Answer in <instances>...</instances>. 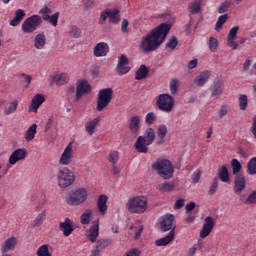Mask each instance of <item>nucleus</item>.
I'll return each instance as SVG.
<instances>
[{
  "label": "nucleus",
  "mask_w": 256,
  "mask_h": 256,
  "mask_svg": "<svg viewBox=\"0 0 256 256\" xmlns=\"http://www.w3.org/2000/svg\"><path fill=\"white\" fill-rule=\"evenodd\" d=\"M15 17H17L19 20L23 21V19H25V11L23 9L16 10Z\"/></svg>",
  "instance_id": "nucleus-64"
},
{
  "label": "nucleus",
  "mask_w": 256,
  "mask_h": 256,
  "mask_svg": "<svg viewBox=\"0 0 256 256\" xmlns=\"http://www.w3.org/2000/svg\"><path fill=\"white\" fill-rule=\"evenodd\" d=\"M239 31V26H235L233 27L228 34V38H227V46L231 47V49H239V44H237V42H235V39L237 38V33Z\"/></svg>",
  "instance_id": "nucleus-22"
},
{
  "label": "nucleus",
  "mask_w": 256,
  "mask_h": 256,
  "mask_svg": "<svg viewBox=\"0 0 256 256\" xmlns=\"http://www.w3.org/2000/svg\"><path fill=\"white\" fill-rule=\"evenodd\" d=\"M218 179L222 181V183H229L230 177H229V170L227 169L226 165H222L218 169Z\"/></svg>",
  "instance_id": "nucleus-33"
},
{
  "label": "nucleus",
  "mask_w": 256,
  "mask_h": 256,
  "mask_svg": "<svg viewBox=\"0 0 256 256\" xmlns=\"http://www.w3.org/2000/svg\"><path fill=\"white\" fill-rule=\"evenodd\" d=\"M128 128L134 135H139V131H141V117L140 116H132L128 120Z\"/></svg>",
  "instance_id": "nucleus-21"
},
{
  "label": "nucleus",
  "mask_w": 256,
  "mask_h": 256,
  "mask_svg": "<svg viewBox=\"0 0 256 256\" xmlns=\"http://www.w3.org/2000/svg\"><path fill=\"white\" fill-rule=\"evenodd\" d=\"M91 93V84L86 79H80L76 83V95L75 99L81 101L85 95Z\"/></svg>",
  "instance_id": "nucleus-10"
},
{
  "label": "nucleus",
  "mask_w": 256,
  "mask_h": 256,
  "mask_svg": "<svg viewBox=\"0 0 256 256\" xmlns=\"http://www.w3.org/2000/svg\"><path fill=\"white\" fill-rule=\"evenodd\" d=\"M208 47L212 53H215V51H217L219 47V41L217 40V38L210 37L208 41Z\"/></svg>",
  "instance_id": "nucleus-44"
},
{
  "label": "nucleus",
  "mask_w": 256,
  "mask_h": 256,
  "mask_svg": "<svg viewBox=\"0 0 256 256\" xmlns=\"http://www.w3.org/2000/svg\"><path fill=\"white\" fill-rule=\"evenodd\" d=\"M217 187H219V178L214 177L213 182L208 191V195H215V193L217 191Z\"/></svg>",
  "instance_id": "nucleus-54"
},
{
  "label": "nucleus",
  "mask_w": 256,
  "mask_h": 256,
  "mask_svg": "<svg viewBox=\"0 0 256 256\" xmlns=\"http://www.w3.org/2000/svg\"><path fill=\"white\" fill-rule=\"evenodd\" d=\"M96 247L100 249V251H103V249L109 247V240H98L96 243Z\"/></svg>",
  "instance_id": "nucleus-60"
},
{
  "label": "nucleus",
  "mask_w": 256,
  "mask_h": 256,
  "mask_svg": "<svg viewBox=\"0 0 256 256\" xmlns=\"http://www.w3.org/2000/svg\"><path fill=\"white\" fill-rule=\"evenodd\" d=\"M124 256H141V250H139L138 248H132L127 251Z\"/></svg>",
  "instance_id": "nucleus-61"
},
{
  "label": "nucleus",
  "mask_w": 256,
  "mask_h": 256,
  "mask_svg": "<svg viewBox=\"0 0 256 256\" xmlns=\"http://www.w3.org/2000/svg\"><path fill=\"white\" fill-rule=\"evenodd\" d=\"M119 9H109V23H112L113 25H117L119 21H121V15H119Z\"/></svg>",
  "instance_id": "nucleus-35"
},
{
  "label": "nucleus",
  "mask_w": 256,
  "mask_h": 256,
  "mask_svg": "<svg viewBox=\"0 0 256 256\" xmlns=\"http://www.w3.org/2000/svg\"><path fill=\"white\" fill-rule=\"evenodd\" d=\"M227 111H228L227 105H222L218 112L219 119H223V117L227 115Z\"/></svg>",
  "instance_id": "nucleus-63"
},
{
  "label": "nucleus",
  "mask_w": 256,
  "mask_h": 256,
  "mask_svg": "<svg viewBox=\"0 0 256 256\" xmlns=\"http://www.w3.org/2000/svg\"><path fill=\"white\" fill-rule=\"evenodd\" d=\"M155 142V130L153 128H147L143 136H139L134 144V149L137 153H147L149 151V145H153Z\"/></svg>",
  "instance_id": "nucleus-3"
},
{
  "label": "nucleus",
  "mask_w": 256,
  "mask_h": 256,
  "mask_svg": "<svg viewBox=\"0 0 256 256\" xmlns=\"http://www.w3.org/2000/svg\"><path fill=\"white\" fill-rule=\"evenodd\" d=\"M179 91V80H171L170 81V92L172 95H177V92Z\"/></svg>",
  "instance_id": "nucleus-53"
},
{
  "label": "nucleus",
  "mask_w": 256,
  "mask_h": 256,
  "mask_svg": "<svg viewBox=\"0 0 256 256\" xmlns=\"http://www.w3.org/2000/svg\"><path fill=\"white\" fill-rule=\"evenodd\" d=\"M156 105L162 113H172L175 107V98L170 94H160L156 101Z\"/></svg>",
  "instance_id": "nucleus-8"
},
{
  "label": "nucleus",
  "mask_w": 256,
  "mask_h": 256,
  "mask_svg": "<svg viewBox=\"0 0 256 256\" xmlns=\"http://www.w3.org/2000/svg\"><path fill=\"white\" fill-rule=\"evenodd\" d=\"M129 65V58L125 55H121L118 58V63L116 66V73L119 75H127L131 71V67Z\"/></svg>",
  "instance_id": "nucleus-14"
},
{
  "label": "nucleus",
  "mask_w": 256,
  "mask_h": 256,
  "mask_svg": "<svg viewBox=\"0 0 256 256\" xmlns=\"http://www.w3.org/2000/svg\"><path fill=\"white\" fill-rule=\"evenodd\" d=\"M201 181V169H197L192 174V183L196 185V183H199Z\"/></svg>",
  "instance_id": "nucleus-58"
},
{
  "label": "nucleus",
  "mask_w": 256,
  "mask_h": 256,
  "mask_svg": "<svg viewBox=\"0 0 256 256\" xmlns=\"http://www.w3.org/2000/svg\"><path fill=\"white\" fill-rule=\"evenodd\" d=\"M109 53V44L105 42L98 43L93 49L94 57H105Z\"/></svg>",
  "instance_id": "nucleus-23"
},
{
  "label": "nucleus",
  "mask_w": 256,
  "mask_h": 256,
  "mask_svg": "<svg viewBox=\"0 0 256 256\" xmlns=\"http://www.w3.org/2000/svg\"><path fill=\"white\" fill-rule=\"evenodd\" d=\"M45 45H47V37L45 36V33L37 34L34 38L35 49L41 51L42 49H45Z\"/></svg>",
  "instance_id": "nucleus-29"
},
{
  "label": "nucleus",
  "mask_w": 256,
  "mask_h": 256,
  "mask_svg": "<svg viewBox=\"0 0 256 256\" xmlns=\"http://www.w3.org/2000/svg\"><path fill=\"white\" fill-rule=\"evenodd\" d=\"M71 161H73V144L69 143L61 154L58 163L67 166L71 165Z\"/></svg>",
  "instance_id": "nucleus-13"
},
{
  "label": "nucleus",
  "mask_w": 256,
  "mask_h": 256,
  "mask_svg": "<svg viewBox=\"0 0 256 256\" xmlns=\"http://www.w3.org/2000/svg\"><path fill=\"white\" fill-rule=\"evenodd\" d=\"M126 209L130 213L141 215L147 211V198L145 196H136L128 199Z\"/></svg>",
  "instance_id": "nucleus-5"
},
{
  "label": "nucleus",
  "mask_w": 256,
  "mask_h": 256,
  "mask_svg": "<svg viewBox=\"0 0 256 256\" xmlns=\"http://www.w3.org/2000/svg\"><path fill=\"white\" fill-rule=\"evenodd\" d=\"M153 171H156L162 179H172L175 173L173 163L167 159H158L152 164Z\"/></svg>",
  "instance_id": "nucleus-2"
},
{
  "label": "nucleus",
  "mask_w": 256,
  "mask_h": 256,
  "mask_svg": "<svg viewBox=\"0 0 256 256\" xmlns=\"http://www.w3.org/2000/svg\"><path fill=\"white\" fill-rule=\"evenodd\" d=\"M107 19H109V9H106L103 12H101L100 17L98 19V24L105 25Z\"/></svg>",
  "instance_id": "nucleus-52"
},
{
  "label": "nucleus",
  "mask_w": 256,
  "mask_h": 256,
  "mask_svg": "<svg viewBox=\"0 0 256 256\" xmlns=\"http://www.w3.org/2000/svg\"><path fill=\"white\" fill-rule=\"evenodd\" d=\"M183 207H185V200L182 198L176 200L174 204V209L179 210V209H183Z\"/></svg>",
  "instance_id": "nucleus-62"
},
{
  "label": "nucleus",
  "mask_w": 256,
  "mask_h": 256,
  "mask_svg": "<svg viewBox=\"0 0 256 256\" xmlns=\"http://www.w3.org/2000/svg\"><path fill=\"white\" fill-rule=\"evenodd\" d=\"M57 182L60 189H67L75 183V172L73 170L63 167L57 172Z\"/></svg>",
  "instance_id": "nucleus-6"
},
{
  "label": "nucleus",
  "mask_w": 256,
  "mask_h": 256,
  "mask_svg": "<svg viewBox=\"0 0 256 256\" xmlns=\"http://www.w3.org/2000/svg\"><path fill=\"white\" fill-rule=\"evenodd\" d=\"M47 216V210H43L34 220V227H40L43 225V221H45V217Z\"/></svg>",
  "instance_id": "nucleus-42"
},
{
  "label": "nucleus",
  "mask_w": 256,
  "mask_h": 256,
  "mask_svg": "<svg viewBox=\"0 0 256 256\" xmlns=\"http://www.w3.org/2000/svg\"><path fill=\"white\" fill-rule=\"evenodd\" d=\"M229 7H231V2H223L218 8V13H227V11H229Z\"/></svg>",
  "instance_id": "nucleus-59"
},
{
  "label": "nucleus",
  "mask_w": 256,
  "mask_h": 256,
  "mask_svg": "<svg viewBox=\"0 0 256 256\" xmlns=\"http://www.w3.org/2000/svg\"><path fill=\"white\" fill-rule=\"evenodd\" d=\"M199 11H201V3L195 1L189 4V12L192 15H196Z\"/></svg>",
  "instance_id": "nucleus-49"
},
{
  "label": "nucleus",
  "mask_w": 256,
  "mask_h": 256,
  "mask_svg": "<svg viewBox=\"0 0 256 256\" xmlns=\"http://www.w3.org/2000/svg\"><path fill=\"white\" fill-rule=\"evenodd\" d=\"M197 249H203V244L201 242L194 244L193 247L188 250L187 256H195V253H197Z\"/></svg>",
  "instance_id": "nucleus-57"
},
{
  "label": "nucleus",
  "mask_w": 256,
  "mask_h": 256,
  "mask_svg": "<svg viewBox=\"0 0 256 256\" xmlns=\"http://www.w3.org/2000/svg\"><path fill=\"white\" fill-rule=\"evenodd\" d=\"M157 122V114L155 112H148L145 117L146 125H153Z\"/></svg>",
  "instance_id": "nucleus-46"
},
{
  "label": "nucleus",
  "mask_w": 256,
  "mask_h": 256,
  "mask_svg": "<svg viewBox=\"0 0 256 256\" xmlns=\"http://www.w3.org/2000/svg\"><path fill=\"white\" fill-rule=\"evenodd\" d=\"M227 19H229L228 14H224V15L219 16V18L216 22L215 31L220 32L223 25H225V23H227Z\"/></svg>",
  "instance_id": "nucleus-41"
},
{
  "label": "nucleus",
  "mask_w": 256,
  "mask_h": 256,
  "mask_svg": "<svg viewBox=\"0 0 256 256\" xmlns=\"http://www.w3.org/2000/svg\"><path fill=\"white\" fill-rule=\"evenodd\" d=\"M177 45H179V41L177 40V37L172 36L166 43L165 49H169V51H175V49L177 48Z\"/></svg>",
  "instance_id": "nucleus-40"
},
{
  "label": "nucleus",
  "mask_w": 256,
  "mask_h": 256,
  "mask_svg": "<svg viewBox=\"0 0 256 256\" xmlns=\"http://www.w3.org/2000/svg\"><path fill=\"white\" fill-rule=\"evenodd\" d=\"M175 239V226L173 229L163 238H160L155 241L156 247H165Z\"/></svg>",
  "instance_id": "nucleus-24"
},
{
  "label": "nucleus",
  "mask_w": 256,
  "mask_h": 256,
  "mask_svg": "<svg viewBox=\"0 0 256 256\" xmlns=\"http://www.w3.org/2000/svg\"><path fill=\"white\" fill-rule=\"evenodd\" d=\"M211 77V72L208 70L200 72V75H197L194 78V84L197 85V87H203L208 81L209 78Z\"/></svg>",
  "instance_id": "nucleus-25"
},
{
  "label": "nucleus",
  "mask_w": 256,
  "mask_h": 256,
  "mask_svg": "<svg viewBox=\"0 0 256 256\" xmlns=\"http://www.w3.org/2000/svg\"><path fill=\"white\" fill-rule=\"evenodd\" d=\"M238 103L241 111H245L247 109V105H249V99L247 98V95L242 94L238 98Z\"/></svg>",
  "instance_id": "nucleus-43"
},
{
  "label": "nucleus",
  "mask_w": 256,
  "mask_h": 256,
  "mask_svg": "<svg viewBox=\"0 0 256 256\" xmlns=\"http://www.w3.org/2000/svg\"><path fill=\"white\" fill-rule=\"evenodd\" d=\"M18 106H19V101L14 100L12 103H10L9 107L5 109L4 111L5 115H13V113L17 111Z\"/></svg>",
  "instance_id": "nucleus-48"
},
{
  "label": "nucleus",
  "mask_w": 256,
  "mask_h": 256,
  "mask_svg": "<svg viewBox=\"0 0 256 256\" xmlns=\"http://www.w3.org/2000/svg\"><path fill=\"white\" fill-rule=\"evenodd\" d=\"M17 237H10L8 239H6L2 244H1V248L0 251L1 253L5 254V253H9V251H15V248L17 247Z\"/></svg>",
  "instance_id": "nucleus-20"
},
{
  "label": "nucleus",
  "mask_w": 256,
  "mask_h": 256,
  "mask_svg": "<svg viewBox=\"0 0 256 256\" xmlns=\"http://www.w3.org/2000/svg\"><path fill=\"white\" fill-rule=\"evenodd\" d=\"M171 31V24L162 23L141 38L139 47L142 53H153L163 45V41Z\"/></svg>",
  "instance_id": "nucleus-1"
},
{
  "label": "nucleus",
  "mask_w": 256,
  "mask_h": 256,
  "mask_svg": "<svg viewBox=\"0 0 256 256\" xmlns=\"http://www.w3.org/2000/svg\"><path fill=\"white\" fill-rule=\"evenodd\" d=\"M45 103V96L42 94H36L31 100V104L29 105V113H37L39 111V107Z\"/></svg>",
  "instance_id": "nucleus-19"
},
{
  "label": "nucleus",
  "mask_w": 256,
  "mask_h": 256,
  "mask_svg": "<svg viewBox=\"0 0 256 256\" xmlns=\"http://www.w3.org/2000/svg\"><path fill=\"white\" fill-rule=\"evenodd\" d=\"M231 167H232V173L233 175L237 176L240 175L241 169H243V165H241V162L237 160L236 158L231 160Z\"/></svg>",
  "instance_id": "nucleus-37"
},
{
  "label": "nucleus",
  "mask_w": 256,
  "mask_h": 256,
  "mask_svg": "<svg viewBox=\"0 0 256 256\" xmlns=\"http://www.w3.org/2000/svg\"><path fill=\"white\" fill-rule=\"evenodd\" d=\"M244 203L245 205H256V191L250 193Z\"/></svg>",
  "instance_id": "nucleus-56"
},
{
  "label": "nucleus",
  "mask_w": 256,
  "mask_h": 256,
  "mask_svg": "<svg viewBox=\"0 0 256 256\" xmlns=\"http://www.w3.org/2000/svg\"><path fill=\"white\" fill-rule=\"evenodd\" d=\"M37 256H51V252H49V245L44 244L38 248L36 251Z\"/></svg>",
  "instance_id": "nucleus-45"
},
{
  "label": "nucleus",
  "mask_w": 256,
  "mask_h": 256,
  "mask_svg": "<svg viewBox=\"0 0 256 256\" xmlns=\"http://www.w3.org/2000/svg\"><path fill=\"white\" fill-rule=\"evenodd\" d=\"M87 237L91 243H95V241H97V237H99V220L94 222V225L89 228L87 231Z\"/></svg>",
  "instance_id": "nucleus-26"
},
{
  "label": "nucleus",
  "mask_w": 256,
  "mask_h": 256,
  "mask_svg": "<svg viewBox=\"0 0 256 256\" xmlns=\"http://www.w3.org/2000/svg\"><path fill=\"white\" fill-rule=\"evenodd\" d=\"M35 135H37V124H32L25 132V141H27V143H30V141H33V139H35Z\"/></svg>",
  "instance_id": "nucleus-34"
},
{
  "label": "nucleus",
  "mask_w": 256,
  "mask_h": 256,
  "mask_svg": "<svg viewBox=\"0 0 256 256\" xmlns=\"http://www.w3.org/2000/svg\"><path fill=\"white\" fill-rule=\"evenodd\" d=\"M113 101V88L101 89L98 92L97 97V111H105L109 107V104Z\"/></svg>",
  "instance_id": "nucleus-7"
},
{
  "label": "nucleus",
  "mask_w": 256,
  "mask_h": 256,
  "mask_svg": "<svg viewBox=\"0 0 256 256\" xmlns=\"http://www.w3.org/2000/svg\"><path fill=\"white\" fill-rule=\"evenodd\" d=\"M81 30L79 29V27L77 26H72L70 28V32L69 35H71V37H73L74 39H79V37H81Z\"/></svg>",
  "instance_id": "nucleus-55"
},
{
  "label": "nucleus",
  "mask_w": 256,
  "mask_h": 256,
  "mask_svg": "<svg viewBox=\"0 0 256 256\" xmlns=\"http://www.w3.org/2000/svg\"><path fill=\"white\" fill-rule=\"evenodd\" d=\"M99 123H101V117L99 116L86 122L85 124L86 133H88V135L90 136L94 135L95 129H97V125H99Z\"/></svg>",
  "instance_id": "nucleus-27"
},
{
  "label": "nucleus",
  "mask_w": 256,
  "mask_h": 256,
  "mask_svg": "<svg viewBox=\"0 0 256 256\" xmlns=\"http://www.w3.org/2000/svg\"><path fill=\"white\" fill-rule=\"evenodd\" d=\"M93 215V210L87 209L81 216H80V223L82 225H89L91 223V217Z\"/></svg>",
  "instance_id": "nucleus-36"
},
{
  "label": "nucleus",
  "mask_w": 256,
  "mask_h": 256,
  "mask_svg": "<svg viewBox=\"0 0 256 256\" xmlns=\"http://www.w3.org/2000/svg\"><path fill=\"white\" fill-rule=\"evenodd\" d=\"M224 89H225V83L221 79L214 80L209 87L211 96L216 97V99H219L221 95H223Z\"/></svg>",
  "instance_id": "nucleus-12"
},
{
  "label": "nucleus",
  "mask_w": 256,
  "mask_h": 256,
  "mask_svg": "<svg viewBox=\"0 0 256 256\" xmlns=\"http://www.w3.org/2000/svg\"><path fill=\"white\" fill-rule=\"evenodd\" d=\"M88 198L89 192L85 188H76L68 194L66 203L71 207H79V205H83Z\"/></svg>",
  "instance_id": "nucleus-4"
},
{
  "label": "nucleus",
  "mask_w": 256,
  "mask_h": 256,
  "mask_svg": "<svg viewBox=\"0 0 256 256\" xmlns=\"http://www.w3.org/2000/svg\"><path fill=\"white\" fill-rule=\"evenodd\" d=\"M247 187V179H245L243 174H237L234 178V193L236 195H241Z\"/></svg>",
  "instance_id": "nucleus-16"
},
{
  "label": "nucleus",
  "mask_w": 256,
  "mask_h": 256,
  "mask_svg": "<svg viewBox=\"0 0 256 256\" xmlns=\"http://www.w3.org/2000/svg\"><path fill=\"white\" fill-rule=\"evenodd\" d=\"M215 227V220L213 217L208 216L204 220L203 227L200 231V237L201 239H205L211 235V231H213V228Z\"/></svg>",
  "instance_id": "nucleus-15"
},
{
  "label": "nucleus",
  "mask_w": 256,
  "mask_h": 256,
  "mask_svg": "<svg viewBox=\"0 0 256 256\" xmlns=\"http://www.w3.org/2000/svg\"><path fill=\"white\" fill-rule=\"evenodd\" d=\"M246 173H248V175H256V157L248 161Z\"/></svg>",
  "instance_id": "nucleus-38"
},
{
  "label": "nucleus",
  "mask_w": 256,
  "mask_h": 256,
  "mask_svg": "<svg viewBox=\"0 0 256 256\" xmlns=\"http://www.w3.org/2000/svg\"><path fill=\"white\" fill-rule=\"evenodd\" d=\"M52 81L58 86L66 85L69 83V75L67 73H60L53 76Z\"/></svg>",
  "instance_id": "nucleus-31"
},
{
  "label": "nucleus",
  "mask_w": 256,
  "mask_h": 256,
  "mask_svg": "<svg viewBox=\"0 0 256 256\" xmlns=\"http://www.w3.org/2000/svg\"><path fill=\"white\" fill-rule=\"evenodd\" d=\"M148 75H149V67H147V65L145 64H142L135 73V80L141 81L143 79H147Z\"/></svg>",
  "instance_id": "nucleus-30"
},
{
  "label": "nucleus",
  "mask_w": 256,
  "mask_h": 256,
  "mask_svg": "<svg viewBox=\"0 0 256 256\" xmlns=\"http://www.w3.org/2000/svg\"><path fill=\"white\" fill-rule=\"evenodd\" d=\"M59 12H56L52 15H50V17H48V19L46 20L48 23H50V25H52L53 27H57V24L59 23Z\"/></svg>",
  "instance_id": "nucleus-51"
},
{
  "label": "nucleus",
  "mask_w": 256,
  "mask_h": 256,
  "mask_svg": "<svg viewBox=\"0 0 256 256\" xmlns=\"http://www.w3.org/2000/svg\"><path fill=\"white\" fill-rule=\"evenodd\" d=\"M27 157V151L23 148H18L12 152L8 159V165H16L19 161H23Z\"/></svg>",
  "instance_id": "nucleus-18"
},
{
  "label": "nucleus",
  "mask_w": 256,
  "mask_h": 256,
  "mask_svg": "<svg viewBox=\"0 0 256 256\" xmlns=\"http://www.w3.org/2000/svg\"><path fill=\"white\" fill-rule=\"evenodd\" d=\"M109 200V197L107 195L102 194L98 197L97 201V209L101 215H106L107 214V201Z\"/></svg>",
  "instance_id": "nucleus-28"
},
{
  "label": "nucleus",
  "mask_w": 256,
  "mask_h": 256,
  "mask_svg": "<svg viewBox=\"0 0 256 256\" xmlns=\"http://www.w3.org/2000/svg\"><path fill=\"white\" fill-rule=\"evenodd\" d=\"M41 23H43V20L40 15H32L22 23V31L23 33H35Z\"/></svg>",
  "instance_id": "nucleus-9"
},
{
  "label": "nucleus",
  "mask_w": 256,
  "mask_h": 256,
  "mask_svg": "<svg viewBox=\"0 0 256 256\" xmlns=\"http://www.w3.org/2000/svg\"><path fill=\"white\" fill-rule=\"evenodd\" d=\"M173 223H175V216L173 214H165L160 218V231L167 233L173 231Z\"/></svg>",
  "instance_id": "nucleus-11"
},
{
  "label": "nucleus",
  "mask_w": 256,
  "mask_h": 256,
  "mask_svg": "<svg viewBox=\"0 0 256 256\" xmlns=\"http://www.w3.org/2000/svg\"><path fill=\"white\" fill-rule=\"evenodd\" d=\"M109 163H112V165H117L119 161V152L118 151H111L108 156Z\"/></svg>",
  "instance_id": "nucleus-50"
},
{
  "label": "nucleus",
  "mask_w": 256,
  "mask_h": 256,
  "mask_svg": "<svg viewBox=\"0 0 256 256\" xmlns=\"http://www.w3.org/2000/svg\"><path fill=\"white\" fill-rule=\"evenodd\" d=\"M73 225V220H71L69 217H66L63 222L59 223V229L64 237H69L73 231H75V227Z\"/></svg>",
  "instance_id": "nucleus-17"
},
{
  "label": "nucleus",
  "mask_w": 256,
  "mask_h": 256,
  "mask_svg": "<svg viewBox=\"0 0 256 256\" xmlns=\"http://www.w3.org/2000/svg\"><path fill=\"white\" fill-rule=\"evenodd\" d=\"M169 130L167 129V125L160 124L157 129V136H158V145H162V143H165V137H167V133Z\"/></svg>",
  "instance_id": "nucleus-32"
},
{
  "label": "nucleus",
  "mask_w": 256,
  "mask_h": 256,
  "mask_svg": "<svg viewBox=\"0 0 256 256\" xmlns=\"http://www.w3.org/2000/svg\"><path fill=\"white\" fill-rule=\"evenodd\" d=\"M159 191L163 193H169V191H173L175 189V182H165L159 185Z\"/></svg>",
  "instance_id": "nucleus-39"
},
{
  "label": "nucleus",
  "mask_w": 256,
  "mask_h": 256,
  "mask_svg": "<svg viewBox=\"0 0 256 256\" xmlns=\"http://www.w3.org/2000/svg\"><path fill=\"white\" fill-rule=\"evenodd\" d=\"M51 13H53V10H51V8H49V7H47V6L41 8L40 11H39V15L42 16L41 19H42L43 21L48 20L49 17H50V15H51Z\"/></svg>",
  "instance_id": "nucleus-47"
}]
</instances>
